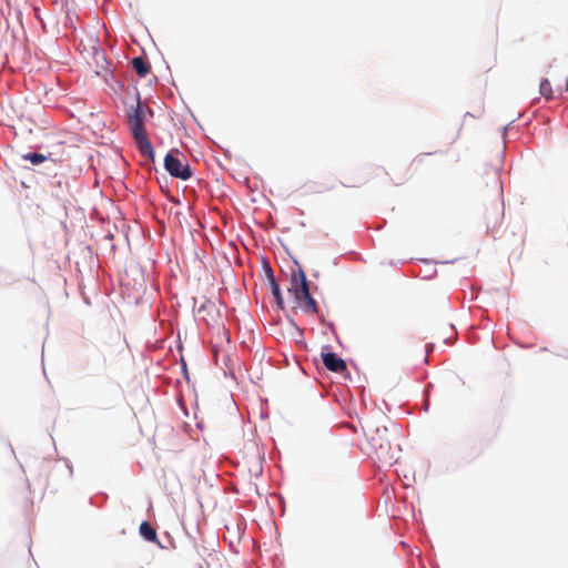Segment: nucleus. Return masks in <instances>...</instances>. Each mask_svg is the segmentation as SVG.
Wrapping results in <instances>:
<instances>
[{
	"mask_svg": "<svg viewBox=\"0 0 568 568\" xmlns=\"http://www.w3.org/2000/svg\"><path fill=\"white\" fill-rule=\"evenodd\" d=\"M369 444L382 465L392 466L397 462L396 449L392 446L389 438L381 435L372 436Z\"/></svg>",
	"mask_w": 568,
	"mask_h": 568,
	"instance_id": "3",
	"label": "nucleus"
},
{
	"mask_svg": "<svg viewBox=\"0 0 568 568\" xmlns=\"http://www.w3.org/2000/svg\"><path fill=\"white\" fill-rule=\"evenodd\" d=\"M324 366L334 373H344L347 371V366L344 359L337 357L334 353L322 354Z\"/></svg>",
	"mask_w": 568,
	"mask_h": 568,
	"instance_id": "5",
	"label": "nucleus"
},
{
	"mask_svg": "<svg viewBox=\"0 0 568 568\" xmlns=\"http://www.w3.org/2000/svg\"><path fill=\"white\" fill-rule=\"evenodd\" d=\"M251 342H252V344H254V343H255V338H254V336H252V335H251Z\"/></svg>",
	"mask_w": 568,
	"mask_h": 568,
	"instance_id": "17",
	"label": "nucleus"
},
{
	"mask_svg": "<svg viewBox=\"0 0 568 568\" xmlns=\"http://www.w3.org/2000/svg\"><path fill=\"white\" fill-rule=\"evenodd\" d=\"M132 67L136 74L141 78L146 77L151 70L150 63L142 57L134 58L132 60Z\"/></svg>",
	"mask_w": 568,
	"mask_h": 568,
	"instance_id": "7",
	"label": "nucleus"
},
{
	"mask_svg": "<svg viewBox=\"0 0 568 568\" xmlns=\"http://www.w3.org/2000/svg\"><path fill=\"white\" fill-rule=\"evenodd\" d=\"M165 170L174 178L187 180L191 178L192 172L186 159L179 154V152H170L164 158Z\"/></svg>",
	"mask_w": 568,
	"mask_h": 568,
	"instance_id": "4",
	"label": "nucleus"
},
{
	"mask_svg": "<svg viewBox=\"0 0 568 568\" xmlns=\"http://www.w3.org/2000/svg\"><path fill=\"white\" fill-rule=\"evenodd\" d=\"M243 182H244L245 185H248V176H244L243 178Z\"/></svg>",
	"mask_w": 568,
	"mask_h": 568,
	"instance_id": "15",
	"label": "nucleus"
},
{
	"mask_svg": "<svg viewBox=\"0 0 568 568\" xmlns=\"http://www.w3.org/2000/svg\"><path fill=\"white\" fill-rule=\"evenodd\" d=\"M539 93L547 100H551L554 98L552 95V88H551V84L550 82L547 80V79H544L541 82H540V85H539Z\"/></svg>",
	"mask_w": 568,
	"mask_h": 568,
	"instance_id": "10",
	"label": "nucleus"
},
{
	"mask_svg": "<svg viewBox=\"0 0 568 568\" xmlns=\"http://www.w3.org/2000/svg\"><path fill=\"white\" fill-rule=\"evenodd\" d=\"M262 264H263V270H264V273H265V276L267 277V271L268 268H272L270 263L266 261V260H262Z\"/></svg>",
	"mask_w": 568,
	"mask_h": 568,
	"instance_id": "13",
	"label": "nucleus"
},
{
	"mask_svg": "<svg viewBox=\"0 0 568 568\" xmlns=\"http://www.w3.org/2000/svg\"><path fill=\"white\" fill-rule=\"evenodd\" d=\"M288 292L294 295L298 305L306 312L316 311V302L310 294L308 282L302 270L293 271L290 281Z\"/></svg>",
	"mask_w": 568,
	"mask_h": 568,
	"instance_id": "2",
	"label": "nucleus"
},
{
	"mask_svg": "<svg viewBox=\"0 0 568 568\" xmlns=\"http://www.w3.org/2000/svg\"><path fill=\"white\" fill-rule=\"evenodd\" d=\"M30 505H32V499H31V497H30V495H29V496H27V497H26L24 506H26V507H29Z\"/></svg>",
	"mask_w": 568,
	"mask_h": 568,
	"instance_id": "14",
	"label": "nucleus"
},
{
	"mask_svg": "<svg viewBox=\"0 0 568 568\" xmlns=\"http://www.w3.org/2000/svg\"><path fill=\"white\" fill-rule=\"evenodd\" d=\"M426 155H427V154H419V155H417V156L414 159L413 163H414V164H416V165L422 164V163H423V161H424V158H425Z\"/></svg>",
	"mask_w": 568,
	"mask_h": 568,
	"instance_id": "12",
	"label": "nucleus"
},
{
	"mask_svg": "<svg viewBox=\"0 0 568 568\" xmlns=\"http://www.w3.org/2000/svg\"><path fill=\"white\" fill-rule=\"evenodd\" d=\"M565 91H567V92H568V79H567V81H566Z\"/></svg>",
	"mask_w": 568,
	"mask_h": 568,
	"instance_id": "16",
	"label": "nucleus"
},
{
	"mask_svg": "<svg viewBox=\"0 0 568 568\" xmlns=\"http://www.w3.org/2000/svg\"><path fill=\"white\" fill-rule=\"evenodd\" d=\"M144 116L145 110L139 102L136 108L133 110V113L130 114L129 122L140 153L144 158L153 161L154 150L150 140L148 139L146 131L144 129Z\"/></svg>",
	"mask_w": 568,
	"mask_h": 568,
	"instance_id": "1",
	"label": "nucleus"
},
{
	"mask_svg": "<svg viewBox=\"0 0 568 568\" xmlns=\"http://www.w3.org/2000/svg\"><path fill=\"white\" fill-rule=\"evenodd\" d=\"M140 534L148 541L154 542L158 540L156 531L149 521H143L140 525Z\"/></svg>",
	"mask_w": 568,
	"mask_h": 568,
	"instance_id": "8",
	"label": "nucleus"
},
{
	"mask_svg": "<svg viewBox=\"0 0 568 568\" xmlns=\"http://www.w3.org/2000/svg\"><path fill=\"white\" fill-rule=\"evenodd\" d=\"M260 355L261 357V361H260V365H261V373L260 375L256 376V382L255 383H260L263 381L264 378V375L267 374L268 372H271V363L270 361H266V362H263V349H256L255 351V356Z\"/></svg>",
	"mask_w": 568,
	"mask_h": 568,
	"instance_id": "9",
	"label": "nucleus"
},
{
	"mask_svg": "<svg viewBox=\"0 0 568 568\" xmlns=\"http://www.w3.org/2000/svg\"><path fill=\"white\" fill-rule=\"evenodd\" d=\"M23 159L30 161L34 165H38L44 162L47 156L40 153H28L23 155Z\"/></svg>",
	"mask_w": 568,
	"mask_h": 568,
	"instance_id": "11",
	"label": "nucleus"
},
{
	"mask_svg": "<svg viewBox=\"0 0 568 568\" xmlns=\"http://www.w3.org/2000/svg\"><path fill=\"white\" fill-rule=\"evenodd\" d=\"M267 284L278 306H283V298L281 295L280 286L275 282L274 273L272 268L267 271Z\"/></svg>",
	"mask_w": 568,
	"mask_h": 568,
	"instance_id": "6",
	"label": "nucleus"
}]
</instances>
